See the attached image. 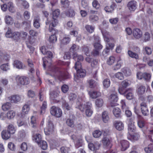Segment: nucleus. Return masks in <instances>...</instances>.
<instances>
[{
  "label": "nucleus",
  "mask_w": 153,
  "mask_h": 153,
  "mask_svg": "<svg viewBox=\"0 0 153 153\" xmlns=\"http://www.w3.org/2000/svg\"><path fill=\"white\" fill-rule=\"evenodd\" d=\"M121 149L122 151H125L129 146L128 142L126 140H122L121 141Z\"/></svg>",
  "instance_id": "23"
},
{
  "label": "nucleus",
  "mask_w": 153,
  "mask_h": 153,
  "mask_svg": "<svg viewBox=\"0 0 153 153\" xmlns=\"http://www.w3.org/2000/svg\"><path fill=\"white\" fill-rule=\"evenodd\" d=\"M8 99L11 103H16L20 101L21 97L19 95H15L8 97Z\"/></svg>",
  "instance_id": "7"
},
{
  "label": "nucleus",
  "mask_w": 153,
  "mask_h": 153,
  "mask_svg": "<svg viewBox=\"0 0 153 153\" xmlns=\"http://www.w3.org/2000/svg\"><path fill=\"white\" fill-rule=\"evenodd\" d=\"M38 145L43 150H46L47 148L48 145L46 142L44 140H41L39 143H37Z\"/></svg>",
  "instance_id": "38"
},
{
  "label": "nucleus",
  "mask_w": 153,
  "mask_h": 153,
  "mask_svg": "<svg viewBox=\"0 0 153 153\" xmlns=\"http://www.w3.org/2000/svg\"><path fill=\"white\" fill-rule=\"evenodd\" d=\"M146 153H153V144H149L147 147H146L144 149Z\"/></svg>",
  "instance_id": "41"
},
{
  "label": "nucleus",
  "mask_w": 153,
  "mask_h": 153,
  "mask_svg": "<svg viewBox=\"0 0 153 153\" xmlns=\"http://www.w3.org/2000/svg\"><path fill=\"white\" fill-rule=\"evenodd\" d=\"M50 112L52 115L57 117H60L62 115L61 109L55 106H53L51 108Z\"/></svg>",
  "instance_id": "3"
},
{
  "label": "nucleus",
  "mask_w": 153,
  "mask_h": 153,
  "mask_svg": "<svg viewBox=\"0 0 153 153\" xmlns=\"http://www.w3.org/2000/svg\"><path fill=\"white\" fill-rule=\"evenodd\" d=\"M85 28L87 31L90 33H92L94 30V27L92 26L86 25L85 26Z\"/></svg>",
  "instance_id": "62"
},
{
  "label": "nucleus",
  "mask_w": 153,
  "mask_h": 153,
  "mask_svg": "<svg viewBox=\"0 0 153 153\" xmlns=\"http://www.w3.org/2000/svg\"><path fill=\"white\" fill-rule=\"evenodd\" d=\"M49 41L52 43H54L56 42L57 41V37L55 34L51 35L49 38Z\"/></svg>",
  "instance_id": "58"
},
{
  "label": "nucleus",
  "mask_w": 153,
  "mask_h": 153,
  "mask_svg": "<svg viewBox=\"0 0 153 153\" xmlns=\"http://www.w3.org/2000/svg\"><path fill=\"white\" fill-rule=\"evenodd\" d=\"M61 2L63 7H67L69 5V2L68 0H61Z\"/></svg>",
  "instance_id": "63"
},
{
  "label": "nucleus",
  "mask_w": 153,
  "mask_h": 153,
  "mask_svg": "<svg viewBox=\"0 0 153 153\" xmlns=\"http://www.w3.org/2000/svg\"><path fill=\"white\" fill-rule=\"evenodd\" d=\"M146 88L143 85H140L138 87L137 93L140 95L143 94L145 91Z\"/></svg>",
  "instance_id": "43"
},
{
  "label": "nucleus",
  "mask_w": 153,
  "mask_h": 153,
  "mask_svg": "<svg viewBox=\"0 0 153 153\" xmlns=\"http://www.w3.org/2000/svg\"><path fill=\"white\" fill-rule=\"evenodd\" d=\"M69 99L70 101L71 102H76L78 108L79 106L82 105L79 100L77 97L76 95L75 94L71 93L69 96Z\"/></svg>",
  "instance_id": "8"
},
{
  "label": "nucleus",
  "mask_w": 153,
  "mask_h": 153,
  "mask_svg": "<svg viewBox=\"0 0 153 153\" xmlns=\"http://www.w3.org/2000/svg\"><path fill=\"white\" fill-rule=\"evenodd\" d=\"M103 85L106 88H108L110 85V81L108 79H105L103 81Z\"/></svg>",
  "instance_id": "60"
},
{
  "label": "nucleus",
  "mask_w": 153,
  "mask_h": 153,
  "mask_svg": "<svg viewBox=\"0 0 153 153\" xmlns=\"http://www.w3.org/2000/svg\"><path fill=\"white\" fill-rule=\"evenodd\" d=\"M102 120L104 123H107L109 120V117L107 111H104L102 114Z\"/></svg>",
  "instance_id": "21"
},
{
  "label": "nucleus",
  "mask_w": 153,
  "mask_h": 153,
  "mask_svg": "<svg viewBox=\"0 0 153 153\" xmlns=\"http://www.w3.org/2000/svg\"><path fill=\"white\" fill-rule=\"evenodd\" d=\"M113 113L114 116L117 118H119L121 115V111L119 108L117 107L114 108L113 110Z\"/></svg>",
  "instance_id": "30"
},
{
  "label": "nucleus",
  "mask_w": 153,
  "mask_h": 153,
  "mask_svg": "<svg viewBox=\"0 0 153 153\" xmlns=\"http://www.w3.org/2000/svg\"><path fill=\"white\" fill-rule=\"evenodd\" d=\"M121 71L124 74V75L126 76H128L131 74V70L127 68H123L121 70Z\"/></svg>",
  "instance_id": "32"
},
{
  "label": "nucleus",
  "mask_w": 153,
  "mask_h": 153,
  "mask_svg": "<svg viewBox=\"0 0 153 153\" xmlns=\"http://www.w3.org/2000/svg\"><path fill=\"white\" fill-rule=\"evenodd\" d=\"M88 82L89 84L90 87L91 88H95L98 85L97 82L93 79L88 80Z\"/></svg>",
  "instance_id": "35"
},
{
  "label": "nucleus",
  "mask_w": 153,
  "mask_h": 153,
  "mask_svg": "<svg viewBox=\"0 0 153 153\" xmlns=\"http://www.w3.org/2000/svg\"><path fill=\"white\" fill-rule=\"evenodd\" d=\"M9 60V56L6 54H4L0 51V61H7Z\"/></svg>",
  "instance_id": "26"
},
{
  "label": "nucleus",
  "mask_w": 153,
  "mask_h": 153,
  "mask_svg": "<svg viewBox=\"0 0 153 153\" xmlns=\"http://www.w3.org/2000/svg\"><path fill=\"white\" fill-rule=\"evenodd\" d=\"M76 72L77 76L78 77L82 78L84 77L86 74L85 71L83 69L78 70Z\"/></svg>",
  "instance_id": "37"
},
{
  "label": "nucleus",
  "mask_w": 153,
  "mask_h": 153,
  "mask_svg": "<svg viewBox=\"0 0 153 153\" xmlns=\"http://www.w3.org/2000/svg\"><path fill=\"white\" fill-rule=\"evenodd\" d=\"M60 150L62 153H68L70 149L68 147L62 146L60 148Z\"/></svg>",
  "instance_id": "64"
},
{
  "label": "nucleus",
  "mask_w": 153,
  "mask_h": 153,
  "mask_svg": "<svg viewBox=\"0 0 153 153\" xmlns=\"http://www.w3.org/2000/svg\"><path fill=\"white\" fill-rule=\"evenodd\" d=\"M49 70L52 72H55L56 73V72H58L59 75H58L56 74L54 76H57L58 79H59L60 81L62 80L68 78L67 73L59 71V69L56 67L52 66L51 68H49Z\"/></svg>",
  "instance_id": "2"
},
{
  "label": "nucleus",
  "mask_w": 153,
  "mask_h": 153,
  "mask_svg": "<svg viewBox=\"0 0 153 153\" xmlns=\"http://www.w3.org/2000/svg\"><path fill=\"white\" fill-rule=\"evenodd\" d=\"M52 21L50 23L49 25V30L50 32L54 31L53 27L56 26L58 23V20L57 19H53Z\"/></svg>",
  "instance_id": "20"
},
{
  "label": "nucleus",
  "mask_w": 153,
  "mask_h": 153,
  "mask_svg": "<svg viewBox=\"0 0 153 153\" xmlns=\"http://www.w3.org/2000/svg\"><path fill=\"white\" fill-rule=\"evenodd\" d=\"M54 131L53 124L51 121H49L46 128L44 129V132L46 135H49L52 134Z\"/></svg>",
  "instance_id": "5"
},
{
  "label": "nucleus",
  "mask_w": 153,
  "mask_h": 153,
  "mask_svg": "<svg viewBox=\"0 0 153 153\" xmlns=\"http://www.w3.org/2000/svg\"><path fill=\"white\" fill-rule=\"evenodd\" d=\"M103 36L105 41L107 42V43L111 42H114V40L113 39H109V36H106L105 33H103Z\"/></svg>",
  "instance_id": "52"
},
{
  "label": "nucleus",
  "mask_w": 153,
  "mask_h": 153,
  "mask_svg": "<svg viewBox=\"0 0 153 153\" xmlns=\"http://www.w3.org/2000/svg\"><path fill=\"white\" fill-rule=\"evenodd\" d=\"M100 143L98 142H96L94 143H89L88 147L91 150L94 151L98 149L100 146Z\"/></svg>",
  "instance_id": "13"
},
{
  "label": "nucleus",
  "mask_w": 153,
  "mask_h": 153,
  "mask_svg": "<svg viewBox=\"0 0 153 153\" xmlns=\"http://www.w3.org/2000/svg\"><path fill=\"white\" fill-rule=\"evenodd\" d=\"M1 69L4 71H7L10 70V67L8 63L3 64L1 65Z\"/></svg>",
  "instance_id": "46"
},
{
  "label": "nucleus",
  "mask_w": 153,
  "mask_h": 153,
  "mask_svg": "<svg viewBox=\"0 0 153 153\" xmlns=\"http://www.w3.org/2000/svg\"><path fill=\"white\" fill-rule=\"evenodd\" d=\"M30 125L33 129L35 131H37V123L36 117L32 116L31 117Z\"/></svg>",
  "instance_id": "18"
},
{
  "label": "nucleus",
  "mask_w": 153,
  "mask_h": 153,
  "mask_svg": "<svg viewBox=\"0 0 153 153\" xmlns=\"http://www.w3.org/2000/svg\"><path fill=\"white\" fill-rule=\"evenodd\" d=\"M109 100L110 101L111 105L112 106L115 105V102H117L118 100V97L117 94H111L109 96Z\"/></svg>",
  "instance_id": "11"
},
{
  "label": "nucleus",
  "mask_w": 153,
  "mask_h": 153,
  "mask_svg": "<svg viewBox=\"0 0 153 153\" xmlns=\"http://www.w3.org/2000/svg\"><path fill=\"white\" fill-rule=\"evenodd\" d=\"M97 16L94 15H90L89 17V20L91 22H94L98 20Z\"/></svg>",
  "instance_id": "47"
},
{
  "label": "nucleus",
  "mask_w": 153,
  "mask_h": 153,
  "mask_svg": "<svg viewBox=\"0 0 153 153\" xmlns=\"http://www.w3.org/2000/svg\"><path fill=\"white\" fill-rule=\"evenodd\" d=\"M11 106L10 103L7 102L3 104L2 106V109L4 111H7L10 109Z\"/></svg>",
  "instance_id": "49"
},
{
  "label": "nucleus",
  "mask_w": 153,
  "mask_h": 153,
  "mask_svg": "<svg viewBox=\"0 0 153 153\" xmlns=\"http://www.w3.org/2000/svg\"><path fill=\"white\" fill-rule=\"evenodd\" d=\"M1 136L3 139L7 140L10 137V134L7 131L4 130L2 132Z\"/></svg>",
  "instance_id": "33"
},
{
  "label": "nucleus",
  "mask_w": 153,
  "mask_h": 153,
  "mask_svg": "<svg viewBox=\"0 0 153 153\" xmlns=\"http://www.w3.org/2000/svg\"><path fill=\"white\" fill-rule=\"evenodd\" d=\"M114 125L116 128L119 131L122 130L124 128V124L121 121H115Z\"/></svg>",
  "instance_id": "19"
},
{
  "label": "nucleus",
  "mask_w": 153,
  "mask_h": 153,
  "mask_svg": "<svg viewBox=\"0 0 153 153\" xmlns=\"http://www.w3.org/2000/svg\"><path fill=\"white\" fill-rule=\"evenodd\" d=\"M4 20L6 23L8 25H11L13 22V18L9 15L5 16Z\"/></svg>",
  "instance_id": "27"
},
{
  "label": "nucleus",
  "mask_w": 153,
  "mask_h": 153,
  "mask_svg": "<svg viewBox=\"0 0 153 153\" xmlns=\"http://www.w3.org/2000/svg\"><path fill=\"white\" fill-rule=\"evenodd\" d=\"M15 115V113L13 111H9L7 114V117L8 119H12L13 118Z\"/></svg>",
  "instance_id": "48"
},
{
  "label": "nucleus",
  "mask_w": 153,
  "mask_h": 153,
  "mask_svg": "<svg viewBox=\"0 0 153 153\" xmlns=\"http://www.w3.org/2000/svg\"><path fill=\"white\" fill-rule=\"evenodd\" d=\"M95 103L96 107L98 108H100L103 105L104 101L102 99L98 98L96 100Z\"/></svg>",
  "instance_id": "34"
},
{
  "label": "nucleus",
  "mask_w": 153,
  "mask_h": 153,
  "mask_svg": "<svg viewBox=\"0 0 153 153\" xmlns=\"http://www.w3.org/2000/svg\"><path fill=\"white\" fill-rule=\"evenodd\" d=\"M30 110V107L29 105L25 104L22 108V112L20 115V117L24 118L25 116V115L27 114Z\"/></svg>",
  "instance_id": "14"
},
{
  "label": "nucleus",
  "mask_w": 153,
  "mask_h": 153,
  "mask_svg": "<svg viewBox=\"0 0 153 153\" xmlns=\"http://www.w3.org/2000/svg\"><path fill=\"white\" fill-rule=\"evenodd\" d=\"M13 67L19 69H24L25 68V66L22 62L18 60H15L13 63Z\"/></svg>",
  "instance_id": "15"
},
{
  "label": "nucleus",
  "mask_w": 153,
  "mask_h": 153,
  "mask_svg": "<svg viewBox=\"0 0 153 153\" xmlns=\"http://www.w3.org/2000/svg\"><path fill=\"white\" fill-rule=\"evenodd\" d=\"M7 131L10 134H13L15 133L16 129L13 125L10 124L8 126Z\"/></svg>",
  "instance_id": "40"
},
{
  "label": "nucleus",
  "mask_w": 153,
  "mask_h": 153,
  "mask_svg": "<svg viewBox=\"0 0 153 153\" xmlns=\"http://www.w3.org/2000/svg\"><path fill=\"white\" fill-rule=\"evenodd\" d=\"M47 57H45L42 58V60L43 62V67L44 68H45L46 66H48L50 67L51 62H49L47 60Z\"/></svg>",
  "instance_id": "59"
},
{
  "label": "nucleus",
  "mask_w": 153,
  "mask_h": 153,
  "mask_svg": "<svg viewBox=\"0 0 153 153\" xmlns=\"http://www.w3.org/2000/svg\"><path fill=\"white\" fill-rule=\"evenodd\" d=\"M142 114L144 116L149 114V110L146 103L143 102L140 104Z\"/></svg>",
  "instance_id": "10"
},
{
  "label": "nucleus",
  "mask_w": 153,
  "mask_h": 153,
  "mask_svg": "<svg viewBox=\"0 0 153 153\" xmlns=\"http://www.w3.org/2000/svg\"><path fill=\"white\" fill-rule=\"evenodd\" d=\"M122 64L123 62L122 59L120 58H119V59L117 61V64L113 67V69L114 70H117L120 69Z\"/></svg>",
  "instance_id": "29"
},
{
  "label": "nucleus",
  "mask_w": 153,
  "mask_h": 153,
  "mask_svg": "<svg viewBox=\"0 0 153 153\" xmlns=\"http://www.w3.org/2000/svg\"><path fill=\"white\" fill-rule=\"evenodd\" d=\"M132 33L134 37L136 39L140 38L142 36V32L139 29L136 28L133 29Z\"/></svg>",
  "instance_id": "16"
},
{
  "label": "nucleus",
  "mask_w": 153,
  "mask_h": 153,
  "mask_svg": "<svg viewBox=\"0 0 153 153\" xmlns=\"http://www.w3.org/2000/svg\"><path fill=\"white\" fill-rule=\"evenodd\" d=\"M128 55L132 58H134L136 59L138 58V56L137 54L135 53H133L131 51H128Z\"/></svg>",
  "instance_id": "54"
},
{
  "label": "nucleus",
  "mask_w": 153,
  "mask_h": 153,
  "mask_svg": "<svg viewBox=\"0 0 153 153\" xmlns=\"http://www.w3.org/2000/svg\"><path fill=\"white\" fill-rule=\"evenodd\" d=\"M73 58L75 60H77V61H82L83 59V57L81 55H78L76 53H74L73 54Z\"/></svg>",
  "instance_id": "45"
},
{
  "label": "nucleus",
  "mask_w": 153,
  "mask_h": 153,
  "mask_svg": "<svg viewBox=\"0 0 153 153\" xmlns=\"http://www.w3.org/2000/svg\"><path fill=\"white\" fill-rule=\"evenodd\" d=\"M126 98L128 100H131L133 99L134 95L131 89H128L126 91L125 94Z\"/></svg>",
  "instance_id": "22"
},
{
  "label": "nucleus",
  "mask_w": 153,
  "mask_h": 153,
  "mask_svg": "<svg viewBox=\"0 0 153 153\" xmlns=\"http://www.w3.org/2000/svg\"><path fill=\"white\" fill-rule=\"evenodd\" d=\"M92 4L93 7L96 9H98L100 7V4L97 0H94L92 2Z\"/></svg>",
  "instance_id": "56"
},
{
  "label": "nucleus",
  "mask_w": 153,
  "mask_h": 153,
  "mask_svg": "<svg viewBox=\"0 0 153 153\" xmlns=\"http://www.w3.org/2000/svg\"><path fill=\"white\" fill-rule=\"evenodd\" d=\"M74 68L76 71H77L78 70H80L82 69V68L81 63L78 61L75 63Z\"/></svg>",
  "instance_id": "61"
},
{
  "label": "nucleus",
  "mask_w": 153,
  "mask_h": 153,
  "mask_svg": "<svg viewBox=\"0 0 153 153\" xmlns=\"http://www.w3.org/2000/svg\"><path fill=\"white\" fill-rule=\"evenodd\" d=\"M103 36L105 41L107 42V43L111 42H114V40L113 39H109V36H106L105 33H103Z\"/></svg>",
  "instance_id": "51"
},
{
  "label": "nucleus",
  "mask_w": 153,
  "mask_h": 153,
  "mask_svg": "<svg viewBox=\"0 0 153 153\" xmlns=\"http://www.w3.org/2000/svg\"><path fill=\"white\" fill-rule=\"evenodd\" d=\"M102 143L105 146H108L110 145V142L109 139L107 137H104L102 140Z\"/></svg>",
  "instance_id": "53"
},
{
  "label": "nucleus",
  "mask_w": 153,
  "mask_h": 153,
  "mask_svg": "<svg viewBox=\"0 0 153 153\" xmlns=\"http://www.w3.org/2000/svg\"><path fill=\"white\" fill-rule=\"evenodd\" d=\"M137 2L134 0L129 1L127 4V7L130 11H134L136 8Z\"/></svg>",
  "instance_id": "12"
},
{
  "label": "nucleus",
  "mask_w": 153,
  "mask_h": 153,
  "mask_svg": "<svg viewBox=\"0 0 153 153\" xmlns=\"http://www.w3.org/2000/svg\"><path fill=\"white\" fill-rule=\"evenodd\" d=\"M75 146L76 148H78L82 146V140L81 138H79L74 142Z\"/></svg>",
  "instance_id": "50"
},
{
  "label": "nucleus",
  "mask_w": 153,
  "mask_h": 153,
  "mask_svg": "<svg viewBox=\"0 0 153 153\" xmlns=\"http://www.w3.org/2000/svg\"><path fill=\"white\" fill-rule=\"evenodd\" d=\"M101 95V93L97 91H93L91 92L90 94L91 97L92 99H95Z\"/></svg>",
  "instance_id": "36"
},
{
  "label": "nucleus",
  "mask_w": 153,
  "mask_h": 153,
  "mask_svg": "<svg viewBox=\"0 0 153 153\" xmlns=\"http://www.w3.org/2000/svg\"><path fill=\"white\" fill-rule=\"evenodd\" d=\"M71 41V38L68 36H65L61 40V44L66 45L69 43Z\"/></svg>",
  "instance_id": "28"
},
{
  "label": "nucleus",
  "mask_w": 153,
  "mask_h": 153,
  "mask_svg": "<svg viewBox=\"0 0 153 153\" xmlns=\"http://www.w3.org/2000/svg\"><path fill=\"white\" fill-rule=\"evenodd\" d=\"M66 15L69 17H74L75 15V13L73 9H70L65 12Z\"/></svg>",
  "instance_id": "44"
},
{
  "label": "nucleus",
  "mask_w": 153,
  "mask_h": 153,
  "mask_svg": "<svg viewBox=\"0 0 153 153\" xmlns=\"http://www.w3.org/2000/svg\"><path fill=\"white\" fill-rule=\"evenodd\" d=\"M60 14L59 10L58 9H56L53 12V18L55 19V18L57 19L58 17Z\"/></svg>",
  "instance_id": "57"
},
{
  "label": "nucleus",
  "mask_w": 153,
  "mask_h": 153,
  "mask_svg": "<svg viewBox=\"0 0 153 153\" xmlns=\"http://www.w3.org/2000/svg\"><path fill=\"white\" fill-rule=\"evenodd\" d=\"M40 19L38 16L35 17L33 20V26L36 28H38L40 27Z\"/></svg>",
  "instance_id": "25"
},
{
  "label": "nucleus",
  "mask_w": 153,
  "mask_h": 153,
  "mask_svg": "<svg viewBox=\"0 0 153 153\" xmlns=\"http://www.w3.org/2000/svg\"><path fill=\"white\" fill-rule=\"evenodd\" d=\"M92 107V104L91 102H88L84 104L83 103L79 106V108L82 111H84L86 109L85 114L87 116L90 117L92 115L93 111L91 108Z\"/></svg>",
  "instance_id": "1"
},
{
  "label": "nucleus",
  "mask_w": 153,
  "mask_h": 153,
  "mask_svg": "<svg viewBox=\"0 0 153 153\" xmlns=\"http://www.w3.org/2000/svg\"><path fill=\"white\" fill-rule=\"evenodd\" d=\"M21 34L19 32H15L13 33L12 38L14 40L18 41L20 39Z\"/></svg>",
  "instance_id": "42"
},
{
  "label": "nucleus",
  "mask_w": 153,
  "mask_h": 153,
  "mask_svg": "<svg viewBox=\"0 0 153 153\" xmlns=\"http://www.w3.org/2000/svg\"><path fill=\"white\" fill-rule=\"evenodd\" d=\"M114 76L116 78L120 80H123L124 79L123 75L122 73L121 72H118L116 73Z\"/></svg>",
  "instance_id": "55"
},
{
  "label": "nucleus",
  "mask_w": 153,
  "mask_h": 153,
  "mask_svg": "<svg viewBox=\"0 0 153 153\" xmlns=\"http://www.w3.org/2000/svg\"><path fill=\"white\" fill-rule=\"evenodd\" d=\"M133 118H131L129 119L128 130L129 132H133L135 130V127L134 124Z\"/></svg>",
  "instance_id": "17"
},
{
  "label": "nucleus",
  "mask_w": 153,
  "mask_h": 153,
  "mask_svg": "<svg viewBox=\"0 0 153 153\" xmlns=\"http://www.w3.org/2000/svg\"><path fill=\"white\" fill-rule=\"evenodd\" d=\"M60 91L58 90L53 91L50 94V98L51 100L53 101L54 102H58L59 101L56 98L59 96Z\"/></svg>",
  "instance_id": "6"
},
{
  "label": "nucleus",
  "mask_w": 153,
  "mask_h": 153,
  "mask_svg": "<svg viewBox=\"0 0 153 153\" xmlns=\"http://www.w3.org/2000/svg\"><path fill=\"white\" fill-rule=\"evenodd\" d=\"M16 79L17 82L20 85H26L30 83L29 78L25 76H17Z\"/></svg>",
  "instance_id": "4"
},
{
  "label": "nucleus",
  "mask_w": 153,
  "mask_h": 153,
  "mask_svg": "<svg viewBox=\"0 0 153 153\" xmlns=\"http://www.w3.org/2000/svg\"><path fill=\"white\" fill-rule=\"evenodd\" d=\"M94 38L95 40V43L94 45V48L98 50H101L102 46L100 43L99 37L97 36H94Z\"/></svg>",
  "instance_id": "9"
},
{
  "label": "nucleus",
  "mask_w": 153,
  "mask_h": 153,
  "mask_svg": "<svg viewBox=\"0 0 153 153\" xmlns=\"http://www.w3.org/2000/svg\"><path fill=\"white\" fill-rule=\"evenodd\" d=\"M27 62L29 67V71L32 74H33L35 72V69L32 61L31 59H28Z\"/></svg>",
  "instance_id": "24"
},
{
  "label": "nucleus",
  "mask_w": 153,
  "mask_h": 153,
  "mask_svg": "<svg viewBox=\"0 0 153 153\" xmlns=\"http://www.w3.org/2000/svg\"><path fill=\"white\" fill-rule=\"evenodd\" d=\"M42 137L41 135L39 134H36L33 135V139L36 142L39 143L41 141Z\"/></svg>",
  "instance_id": "31"
},
{
  "label": "nucleus",
  "mask_w": 153,
  "mask_h": 153,
  "mask_svg": "<svg viewBox=\"0 0 153 153\" xmlns=\"http://www.w3.org/2000/svg\"><path fill=\"white\" fill-rule=\"evenodd\" d=\"M66 123L68 126L71 128H73L75 125L74 121L73 119L68 118L67 119Z\"/></svg>",
  "instance_id": "39"
}]
</instances>
